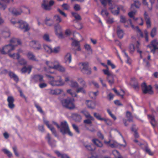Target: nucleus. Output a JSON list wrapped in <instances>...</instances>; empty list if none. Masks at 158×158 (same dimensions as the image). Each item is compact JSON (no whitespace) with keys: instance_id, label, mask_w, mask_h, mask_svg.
<instances>
[{"instance_id":"nucleus-45","label":"nucleus","mask_w":158,"mask_h":158,"mask_svg":"<svg viewBox=\"0 0 158 158\" xmlns=\"http://www.w3.org/2000/svg\"><path fill=\"white\" fill-rule=\"evenodd\" d=\"M112 153L116 158H123L118 152L116 150H114Z\"/></svg>"},{"instance_id":"nucleus-40","label":"nucleus","mask_w":158,"mask_h":158,"mask_svg":"<svg viewBox=\"0 0 158 158\" xmlns=\"http://www.w3.org/2000/svg\"><path fill=\"white\" fill-rule=\"evenodd\" d=\"M137 52L139 53L140 54V57L141 58H143L146 55V54L147 55H148V52H147L146 53L142 51L139 48H138L137 49Z\"/></svg>"},{"instance_id":"nucleus-12","label":"nucleus","mask_w":158,"mask_h":158,"mask_svg":"<svg viewBox=\"0 0 158 158\" xmlns=\"http://www.w3.org/2000/svg\"><path fill=\"white\" fill-rule=\"evenodd\" d=\"M147 47L150 48L151 52L153 53L156 52L158 53V41L156 40H154L152 41L151 44Z\"/></svg>"},{"instance_id":"nucleus-57","label":"nucleus","mask_w":158,"mask_h":158,"mask_svg":"<svg viewBox=\"0 0 158 158\" xmlns=\"http://www.w3.org/2000/svg\"><path fill=\"white\" fill-rule=\"evenodd\" d=\"M43 39L46 41L50 42V40L49 39V35L47 34H45L43 36Z\"/></svg>"},{"instance_id":"nucleus-13","label":"nucleus","mask_w":158,"mask_h":158,"mask_svg":"<svg viewBox=\"0 0 158 158\" xmlns=\"http://www.w3.org/2000/svg\"><path fill=\"white\" fill-rule=\"evenodd\" d=\"M109 6V9L112 13L114 15H118L119 13L118 7L112 4L113 1H108Z\"/></svg>"},{"instance_id":"nucleus-33","label":"nucleus","mask_w":158,"mask_h":158,"mask_svg":"<svg viewBox=\"0 0 158 158\" xmlns=\"http://www.w3.org/2000/svg\"><path fill=\"white\" fill-rule=\"evenodd\" d=\"M92 141L94 143L97 147H101L102 146V143L97 139H92Z\"/></svg>"},{"instance_id":"nucleus-48","label":"nucleus","mask_w":158,"mask_h":158,"mask_svg":"<svg viewBox=\"0 0 158 158\" xmlns=\"http://www.w3.org/2000/svg\"><path fill=\"white\" fill-rule=\"evenodd\" d=\"M81 112L83 114L86 118H88L89 117L91 116L89 112L85 110H83L81 111Z\"/></svg>"},{"instance_id":"nucleus-53","label":"nucleus","mask_w":158,"mask_h":158,"mask_svg":"<svg viewBox=\"0 0 158 158\" xmlns=\"http://www.w3.org/2000/svg\"><path fill=\"white\" fill-rule=\"evenodd\" d=\"M72 15L76 20H80L81 19L80 16L77 13H76L72 12Z\"/></svg>"},{"instance_id":"nucleus-21","label":"nucleus","mask_w":158,"mask_h":158,"mask_svg":"<svg viewBox=\"0 0 158 158\" xmlns=\"http://www.w3.org/2000/svg\"><path fill=\"white\" fill-rule=\"evenodd\" d=\"M72 57L70 53H68L65 55L64 58V62L67 64H69L71 62Z\"/></svg>"},{"instance_id":"nucleus-22","label":"nucleus","mask_w":158,"mask_h":158,"mask_svg":"<svg viewBox=\"0 0 158 158\" xmlns=\"http://www.w3.org/2000/svg\"><path fill=\"white\" fill-rule=\"evenodd\" d=\"M144 17L146 22V24L148 28H150L151 26L150 19L146 12H145L144 14Z\"/></svg>"},{"instance_id":"nucleus-63","label":"nucleus","mask_w":158,"mask_h":158,"mask_svg":"<svg viewBox=\"0 0 158 158\" xmlns=\"http://www.w3.org/2000/svg\"><path fill=\"white\" fill-rule=\"evenodd\" d=\"M19 63L21 65H24L26 64L27 61L24 59L21 58L19 60Z\"/></svg>"},{"instance_id":"nucleus-23","label":"nucleus","mask_w":158,"mask_h":158,"mask_svg":"<svg viewBox=\"0 0 158 158\" xmlns=\"http://www.w3.org/2000/svg\"><path fill=\"white\" fill-rule=\"evenodd\" d=\"M86 104L88 107L91 109H94L96 106V104L95 102L89 100H87L86 101Z\"/></svg>"},{"instance_id":"nucleus-17","label":"nucleus","mask_w":158,"mask_h":158,"mask_svg":"<svg viewBox=\"0 0 158 158\" xmlns=\"http://www.w3.org/2000/svg\"><path fill=\"white\" fill-rule=\"evenodd\" d=\"M30 46L34 48L35 49L39 50L41 48V46L40 42L37 41L32 40L29 43Z\"/></svg>"},{"instance_id":"nucleus-7","label":"nucleus","mask_w":158,"mask_h":158,"mask_svg":"<svg viewBox=\"0 0 158 158\" xmlns=\"http://www.w3.org/2000/svg\"><path fill=\"white\" fill-rule=\"evenodd\" d=\"M88 63L87 62L80 63L79 66L82 72L87 75H89L91 73V71L88 68Z\"/></svg>"},{"instance_id":"nucleus-50","label":"nucleus","mask_w":158,"mask_h":158,"mask_svg":"<svg viewBox=\"0 0 158 158\" xmlns=\"http://www.w3.org/2000/svg\"><path fill=\"white\" fill-rule=\"evenodd\" d=\"M101 14L104 18H107L108 15L109 13L106 9L102 10Z\"/></svg>"},{"instance_id":"nucleus-34","label":"nucleus","mask_w":158,"mask_h":158,"mask_svg":"<svg viewBox=\"0 0 158 158\" xmlns=\"http://www.w3.org/2000/svg\"><path fill=\"white\" fill-rule=\"evenodd\" d=\"M94 117L91 116L89 117L88 118H87V119L84 120V122L85 124H91L92 123V121H94Z\"/></svg>"},{"instance_id":"nucleus-4","label":"nucleus","mask_w":158,"mask_h":158,"mask_svg":"<svg viewBox=\"0 0 158 158\" xmlns=\"http://www.w3.org/2000/svg\"><path fill=\"white\" fill-rule=\"evenodd\" d=\"M10 22L13 24H16L15 26L22 29L24 32L27 31L29 29L28 24L25 22L21 21L19 22H16L14 19H11Z\"/></svg>"},{"instance_id":"nucleus-56","label":"nucleus","mask_w":158,"mask_h":158,"mask_svg":"<svg viewBox=\"0 0 158 158\" xmlns=\"http://www.w3.org/2000/svg\"><path fill=\"white\" fill-rule=\"evenodd\" d=\"M156 33V29L155 27L153 28L152 30L150 35L151 37H154Z\"/></svg>"},{"instance_id":"nucleus-32","label":"nucleus","mask_w":158,"mask_h":158,"mask_svg":"<svg viewBox=\"0 0 158 158\" xmlns=\"http://www.w3.org/2000/svg\"><path fill=\"white\" fill-rule=\"evenodd\" d=\"M62 92V90L59 89H50V93L52 94H58Z\"/></svg>"},{"instance_id":"nucleus-62","label":"nucleus","mask_w":158,"mask_h":158,"mask_svg":"<svg viewBox=\"0 0 158 158\" xmlns=\"http://www.w3.org/2000/svg\"><path fill=\"white\" fill-rule=\"evenodd\" d=\"M76 91L77 93L81 92L85 93V90L83 87H79L77 89Z\"/></svg>"},{"instance_id":"nucleus-55","label":"nucleus","mask_w":158,"mask_h":158,"mask_svg":"<svg viewBox=\"0 0 158 158\" xmlns=\"http://www.w3.org/2000/svg\"><path fill=\"white\" fill-rule=\"evenodd\" d=\"M60 47H55L53 50L52 49V52L57 53L60 51Z\"/></svg>"},{"instance_id":"nucleus-44","label":"nucleus","mask_w":158,"mask_h":158,"mask_svg":"<svg viewBox=\"0 0 158 158\" xmlns=\"http://www.w3.org/2000/svg\"><path fill=\"white\" fill-rule=\"evenodd\" d=\"M67 92L72 97H75L76 94L75 91L73 89H69L67 90Z\"/></svg>"},{"instance_id":"nucleus-36","label":"nucleus","mask_w":158,"mask_h":158,"mask_svg":"<svg viewBox=\"0 0 158 158\" xmlns=\"http://www.w3.org/2000/svg\"><path fill=\"white\" fill-rule=\"evenodd\" d=\"M34 79L37 81L40 82L43 81V77L40 75H35L34 77Z\"/></svg>"},{"instance_id":"nucleus-51","label":"nucleus","mask_w":158,"mask_h":158,"mask_svg":"<svg viewBox=\"0 0 158 158\" xmlns=\"http://www.w3.org/2000/svg\"><path fill=\"white\" fill-rule=\"evenodd\" d=\"M2 151L5 154H6L9 157H11L12 156V154L8 150L6 149H3Z\"/></svg>"},{"instance_id":"nucleus-5","label":"nucleus","mask_w":158,"mask_h":158,"mask_svg":"<svg viewBox=\"0 0 158 158\" xmlns=\"http://www.w3.org/2000/svg\"><path fill=\"white\" fill-rule=\"evenodd\" d=\"M74 101L73 99L68 98L66 99L63 100L61 103L64 107L69 109H73L75 108Z\"/></svg>"},{"instance_id":"nucleus-64","label":"nucleus","mask_w":158,"mask_h":158,"mask_svg":"<svg viewBox=\"0 0 158 158\" xmlns=\"http://www.w3.org/2000/svg\"><path fill=\"white\" fill-rule=\"evenodd\" d=\"M62 7L65 10H68L70 8L69 5L67 4H64L62 5Z\"/></svg>"},{"instance_id":"nucleus-47","label":"nucleus","mask_w":158,"mask_h":158,"mask_svg":"<svg viewBox=\"0 0 158 158\" xmlns=\"http://www.w3.org/2000/svg\"><path fill=\"white\" fill-rule=\"evenodd\" d=\"M78 81L82 85L83 87H86V84L84 80L81 78H79L77 79Z\"/></svg>"},{"instance_id":"nucleus-14","label":"nucleus","mask_w":158,"mask_h":158,"mask_svg":"<svg viewBox=\"0 0 158 158\" xmlns=\"http://www.w3.org/2000/svg\"><path fill=\"white\" fill-rule=\"evenodd\" d=\"M55 34L59 38L63 37V33L61 26L59 24L55 26Z\"/></svg>"},{"instance_id":"nucleus-39","label":"nucleus","mask_w":158,"mask_h":158,"mask_svg":"<svg viewBox=\"0 0 158 158\" xmlns=\"http://www.w3.org/2000/svg\"><path fill=\"white\" fill-rule=\"evenodd\" d=\"M27 58L30 60H36V58L35 56L33 55V53L31 52H29L27 55Z\"/></svg>"},{"instance_id":"nucleus-41","label":"nucleus","mask_w":158,"mask_h":158,"mask_svg":"<svg viewBox=\"0 0 158 158\" xmlns=\"http://www.w3.org/2000/svg\"><path fill=\"white\" fill-rule=\"evenodd\" d=\"M8 75L11 78H13L15 81H18L17 77L13 73L10 71L8 73Z\"/></svg>"},{"instance_id":"nucleus-38","label":"nucleus","mask_w":158,"mask_h":158,"mask_svg":"<svg viewBox=\"0 0 158 158\" xmlns=\"http://www.w3.org/2000/svg\"><path fill=\"white\" fill-rule=\"evenodd\" d=\"M44 48L45 51L47 53H50L52 52V49L50 46L47 45H44Z\"/></svg>"},{"instance_id":"nucleus-42","label":"nucleus","mask_w":158,"mask_h":158,"mask_svg":"<svg viewBox=\"0 0 158 158\" xmlns=\"http://www.w3.org/2000/svg\"><path fill=\"white\" fill-rule=\"evenodd\" d=\"M117 34L118 37L120 38H122L123 35V31L120 29L119 27H118V29L117 30Z\"/></svg>"},{"instance_id":"nucleus-19","label":"nucleus","mask_w":158,"mask_h":158,"mask_svg":"<svg viewBox=\"0 0 158 158\" xmlns=\"http://www.w3.org/2000/svg\"><path fill=\"white\" fill-rule=\"evenodd\" d=\"M45 139L48 142L49 144L52 146H54L56 141L55 140H52L50 134L47 133V135L45 137Z\"/></svg>"},{"instance_id":"nucleus-35","label":"nucleus","mask_w":158,"mask_h":158,"mask_svg":"<svg viewBox=\"0 0 158 158\" xmlns=\"http://www.w3.org/2000/svg\"><path fill=\"white\" fill-rule=\"evenodd\" d=\"M70 87L73 88H77L78 86V83L76 81L71 80L70 81V83L69 84Z\"/></svg>"},{"instance_id":"nucleus-2","label":"nucleus","mask_w":158,"mask_h":158,"mask_svg":"<svg viewBox=\"0 0 158 158\" xmlns=\"http://www.w3.org/2000/svg\"><path fill=\"white\" fill-rule=\"evenodd\" d=\"M46 74L48 78L49 84L52 86H60L64 84V82L62 79L61 76H59L54 77Z\"/></svg>"},{"instance_id":"nucleus-58","label":"nucleus","mask_w":158,"mask_h":158,"mask_svg":"<svg viewBox=\"0 0 158 158\" xmlns=\"http://www.w3.org/2000/svg\"><path fill=\"white\" fill-rule=\"evenodd\" d=\"M135 50L134 46L133 44H131L129 46V51L131 53H133Z\"/></svg>"},{"instance_id":"nucleus-59","label":"nucleus","mask_w":158,"mask_h":158,"mask_svg":"<svg viewBox=\"0 0 158 158\" xmlns=\"http://www.w3.org/2000/svg\"><path fill=\"white\" fill-rule=\"evenodd\" d=\"M107 64L108 65L110 66L112 69H114L116 68L115 65L111 62L110 60H108L107 61Z\"/></svg>"},{"instance_id":"nucleus-1","label":"nucleus","mask_w":158,"mask_h":158,"mask_svg":"<svg viewBox=\"0 0 158 158\" xmlns=\"http://www.w3.org/2000/svg\"><path fill=\"white\" fill-rule=\"evenodd\" d=\"M10 44L7 45L2 48L1 53L2 54H8L9 56L13 59H19L20 56L18 53H11V52L15 49V46L17 44H20V40L15 38H13L10 40Z\"/></svg>"},{"instance_id":"nucleus-31","label":"nucleus","mask_w":158,"mask_h":158,"mask_svg":"<svg viewBox=\"0 0 158 158\" xmlns=\"http://www.w3.org/2000/svg\"><path fill=\"white\" fill-rule=\"evenodd\" d=\"M56 68L55 69L61 72H64L65 70V69L64 67L61 65L58 62L56 65Z\"/></svg>"},{"instance_id":"nucleus-20","label":"nucleus","mask_w":158,"mask_h":158,"mask_svg":"<svg viewBox=\"0 0 158 158\" xmlns=\"http://www.w3.org/2000/svg\"><path fill=\"white\" fill-rule=\"evenodd\" d=\"M148 117L152 126L154 127L156 126L157 123L155 119L154 116L152 115L149 114L148 115Z\"/></svg>"},{"instance_id":"nucleus-46","label":"nucleus","mask_w":158,"mask_h":158,"mask_svg":"<svg viewBox=\"0 0 158 158\" xmlns=\"http://www.w3.org/2000/svg\"><path fill=\"white\" fill-rule=\"evenodd\" d=\"M126 116L128 121L130 122L132 121V117L130 112L128 111L127 112Z\"/></svg>"},{"instance_id":"nucleus-11","label":"nucleus","mask_w":158,"mask_h":158,"mask_svg":"<svg viewBox=\"0 0 158 158\" xmlns=\"http://www.w3.org/2000/svg\"><path fill=\"white\" fill-rule=\"evenodd\" d=\"M58 61H48L46 60L45 61V64L48 67V69H47L46 68H44V71L48 73H50L49 70L50 69H54L55 68H56V65Z\"/></svg>"},{"instance_id":"nucleus-49","label":"nucleus","mask_w":158,"mask_h":158,"mask_svg":"<svg viewBox=\"0 0 158 158\" xmlns=\"http://www.w3.org/2000/svg\"><path fill=\"white\" fill-rule=\"evenodd\" d=\"M113 90L114 92V93L118 95H120L122 96V97H123L124 94V92L123 91V90H121V91L119 93L117 91V90L115 88H114L113 89Z\"/></svg>"},{"instance_id":"nucleus-37","label":"nucleus","mask_w":158,"mask_h":158,"mask_svg":"<svg viewBox=\"0 0 158 158\" xmlns=\"http://www.w3.org/2000/svg\"><path fill=\"white\" fill-rule=\"evenodd\" d=\"M1 34L3 37L5 38L9 37L10 35L9 30L8 29H6V31H2Z\"/></svg>"},{"instance_id":"nucleus-18","label":"nucleus","mask_w":158,"mask_h":158,"mask_svg":"<svg viewBox=\"0 0 158 158\" xmlns=\"http://www.w3.org/2000/svg\"><path fill=\"white\" fill-rule=\"evenodd\" d=\"M44 123L47 126L48 128L51 131L52 134L55 135V136L57 137V135L56 133V131L52 125L51 124H49L48 121L47 120H44Z\"/></svg>"},{"instance_id":"nucleus-28","label":"nucleus","mask_w":158,"mask_h":158,"mask_svg":"<svg viewBox=\"0 0 158 158\" xmlns=\"http://www.w3.org/2000/svg\"><path fill=\"white\" fill-rule=\"evenodd\" d=\"M9 3V1H1L0 2V8L4 10Z\"/></svg>"},{"instance_id":"nucleus-16","label":"nucleus","mask_w":158,"mask_h":158,"mask_svg":"<svg viewBox=\"0 0 158 158\" xmlns=\"http://www.w3.org/2000/svg\"><path fill=\"white\" fill-rule=\"evenodd\" d=\"M141 86L142 90L144 93L152 94V93L153 91L151 86L149 85L148 86H147L146 84L145 83H143L142 84Z\"/></svg>"},{"instance_id":"nucleus-29","label":"nucleus","mask_w":158,"mask_h":158,"mask_svg":"<svg viewBox=\"0 0 158 158\" xmlns=\"http://www.w3.org/2000/svg\"><path fill=\"white\" fill-rule=\"evenodd\" d=\"M55 153L57 156L61 158H69V157L65 154H62L57 151H55Z\"/></svg>"},{"instance_id":"nucleus-15","label":"nucleus","mask_w":158,"mask_h":158,"mask_svg":"<svg viewBox=\"0 0 158 158\" xmlns=\"http://www.w3.org/2000/svg\"><path fill=\"white\" fill-rule=\"evenodd\" d=\"M44 1L42 5V6L43 8L46 10H49L51 8L52 6L54 3V1Z\"/></svg>"},{"instance_id":"nucleus-6","label":"nucleus","mask_w":158,"mask_h":158,"mask_svg":"<svg viewBox=\"0 0 158 158\" xmlns=\"http://www.w3.org/2000/svg\"><path fill=\"white\" fill-rule=\"evenodd\" d=\"M102 71L107 76V79L108 82L110 85H112L114 83V78H116L117 76L112 73L109 70V68L106 69H103Z\"/></svg>"},{"instance_id":"nucleus-26","label":"nucleus","mask_w":158,"mask_h":158,"mask_svg":"<svg viewBox=\"0 0 158 158\" xmlns=\"http://www.w3.org/2000/svg\"><path fill=\"white\" fill-rule=\"evenodd\" d=\"M84 145L85 148L89 151H93L95 150L94 148H92V145L88 141L85 142L84 143Z\"/></svg>"},{"instance_id":"nucleus-61","label":"nucleus","mask_w":158,"mask_h":158,"mask_svg":"<svg viewBox=\"0 0 158 158\" xmlns=\"http://www.w3.org/2000/svg\"><path fill=\"white\" fill-rule=\"evenodd\" d=\"M84 47L85 49L87 50L88 51L91 52H92V49L91 48L88 44H85L84 45Z\"/></svg>"},{"instance_id":"nucleus-10","label":"nucleus","mask_w":158,"mask_h":158,"mask_svg":"<svg viewBox=\"0 0 158 158\" xmlns=\"http://www.w3.org/2000/svg\"><path fill=\"white\" fill-rule=\"evenodd\" d=\"M129 22L131 25L132 28L135 31H136L138 32V34L140 35V36L142 37H144L145 40L146 41L148 42V33L146 30H145L144 31V35H143L142 33L141 30L139 29L138 27L137 26L135 27L132 24L131 21V20H129Z\"/></svg>"},{"instance_id":"nucleus-52","label":"nucleus","mask_w":158,"mask_h":158,"mask_svg":"<svg viewBox=\"0 0 158 158\" xmlns=\"http://www.w3.org/2000/svg\"><path fill=\"white\" fill-rule=\"evenodd\" d=\"M123 53L124 54V55L125 56L126 58L127 59V63L128 64H131V60L130 58L128 56L127 54L126 53L125 51H123Z\"/></svg>"},{"instance_id":"nucleus-43","label":"nucleus","mask_w":158,"mask_h":158,"mask_svg":"<svg viewBox=\"0 0 158 158\" xmlns=\"http://www.w3.org/2000/svg\"><path fill=\"white\" fill-rule=\"evenodd\" d=\"M135 21L139 25H142L143 24V20L141 18H134Z\"/></svg>"},{"instance_id":"nucleus-24","label":"nucleus","mask_w":158,"mask_h":158,"mask_svg":"<svg viewBox=\"0 0 158 158\" xmlns=\"http://www.w3.org/2000/svg\"><path fill=\"white\" fill-rule=\"evenodd\" d=\"M10 12L12 14L15 15H18L20 14L22 12L20 9H17L15 8L10 9H9Z\"/></svg>"},{"instance_id":"nucleus-8","label":"nucleus","mask_w":158,"mask_h":158,"mask_svg":"<svg viewBox=\"0 0 158 158\" xmlns=\"http://www.w3.org/2000/svg\"><path fill=\"white\" fill-rule=\"evenodd\" d=\"M140 5V4L139 1H135L134 4L131 5V11L128 13V15L130 17H134L136 12V11L134 10L135 8H138L139 7Z\"/></svg>"},{"instance_id":"nucleus-3","label":"nucleus","mask_w":158,"mask_h":158,"mask_svg":"<svg viewBox=\"0 0 158 158\" xmlns=\"http://www.w3.org/2000/svg\"><path fill=\"white\" fill-rule=\"evenodd\" d=\"M52 124L55 125L58 129L60 130V132L63 134L68 133L70 136H72L73 134L70 131L68 125L66 121L61 122L60 127L56 122H53Z\"/></svg>"},{"instance_id":"nucleus-9","label":"nucleus","mask_w":158,"mask_h":158,"mask_svg":"<svg viewBox=\"0 0 158 158\" xmlns=\"http://www.w3.org/2000/svg\"><path fill=\"white\" fill-rule=\"evenodd\" d=\"M123 141L125 143L124 145H120L114 140H110L109 141H105L104 142L112 148L119 147L120 148H124L126 145L125 141L124 140Z\"/></svg>"},{"instance_id":"nucleus-27","label":"nucleus","mask_w":158,"mask_h":158,"mask_svg":"<svg viewBox=\"0 0 158 158\" xmlns=\"http://www.w3.org/2000/svg\"><path fill=\"white\" fill-rule=\"evenodd\" d=\"M94 115L98 120H100L101 121H104L105 122H107V121L110 122V120H109V119H106L102 118L100 114H99L97 113H94Z\"/></svg>"},{"instance_id":"nucleus-30","label":"nucleus","mask_w":158,"mask_h":158,"mask_svg":"<svg viewBox=\"0 0 158 158\" xmlns=\"http://www.w3.org/2000/svg\"><path fill=\"white\" fill-rule=\"evenodd\" d=\"M31 69L32 66H29L28 67H24L21 69V72L22 73H24L27 72L29 73L31 71Z\"/></svg>"},{"instance_id":"nucleus-25","label":"nucleus","mask_w":158,"mask_h":158,"mask_svg":"<svg viewBox=\"0 0 158 158\" xmlns=\"http://www.w3.org/2000/svg\"><path fill=\"white\" fill-rule=\"evenodd\" d=\"M71 39L72 40V45L73 46L75 47H77V48L76 49L77 51H80L81 48L79 46L80 42L78 41L77 40L73 39V38H71Z\"/></svg>"},{"instance_id":"nucleus-60","label":"nucleus","mask_w":158,"mask_h":158,"mask_svg":"<svg viewBox=\"0 0 158 158\" xmlns=\"http://www.w3.org/2000/svg\"><path fill=\"white\" fill-rule=\"evenodd\" d=\"M74 118L75 120L77 121H80L81 119V116L77 114H76L74 115Z\"/></svg>"},{"instance_id":"nucleus-54","label":"nucleus","mask_w":158,"mask_h":158,"mask_svg":"<svg viewBox=\"0 0 158 158\" xmlns=\"http://www.w3.org/2000/svg\"><path fill=\"white\" fill-rule=\"evenodd\" d=\"M54 20L57 22L59 23L61 22L62 19L60 17L57 15H55L54 17Z\"/></svg>"}]
</instances>
